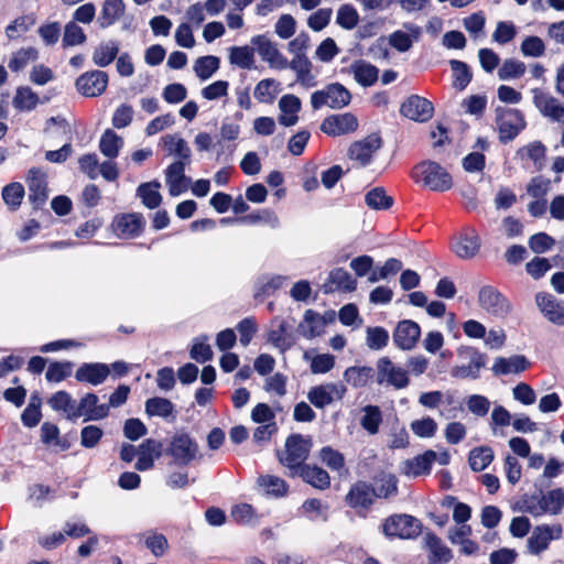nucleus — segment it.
I'll return each mask as SVG.
<instances>
[{"label": "nucleus", "mask_w": 564, "mask_h": 564, "mask_svg": "<svg viewBox=\"0 0 564 564\" xmlns=\"http://www.w3.org/2000/svg\"><path fill=\"white\" fill-rule=\"evenodd\" d=\"M412 177L417 183L435 192H446L453 185L451 174L434 161H424L416 164Z\"/></svg>", "instance_id": "1"}, {"label": "nucleus", "mask_w": 564, "mask_h": 564, "mask_svg": "<svg viewBox=\"0 0 564 564\" xmlns=\"http://www.w3.org/2000/svg\"><path fill=\"white\" fill-rule=\"evenodd\" d=\"M312 447V441L308 436L292 434L286 438L285 453L279 457L280 463L290 470L291 476H295L299 469L305 466Z\"/></svg>", "instance_id": "2"}, {"label": "nucleus", "mask_w": 564, "mask_h": 564, "mask_svg": "<svg viewBox=\"0 0 564 564\" xmlns=\"http://www.w3.org/2000/svg\"><path fill=\"white\" fill-rule=\"evenodd\" d=\"M478 304L487 314L500 319L507 318L513 311L510 300L492 285L480 288Z\"/></svg>", "instance_id": "3"}, {"label": "nucleus", "mask_w": 564, "mask_h": 564, "mask_svg": "<svg viewBox=\"0 0 564 564\" xmlns=\"http://www.w3.org/2000/svg\"><path fill=\"white\" fill-rule=\"evenodd\" d=\"M350 100V91L339 83L328 84L323 89L316 90L311 95V106L314 110L323 107L341 109L348 106Z\"/></svg>", "instance_id": "4"}, {"label": "nucleus", "mask_w": 564, "mask_h": 564, "mask_svg": "<svg viewBox=\"0 0 564 564\" xmlns=\"http://www.w3.org/2000/svg\"><path fill=\"white\" fill-rule=\"evenodd\" d=\"M421 531V522L409 514H393L382 524V532L389 539H414Z\"/></svg>", "instance_id": "5"}, {"label": "nucleus", "mask_w": 564, "mask_h": 564, "mask_svg": "<svg viewBox=\"0 0 564 564\" xmlns=\"http://www.w3.org/2000/svg\"><path fill=\"white\" fill-rule=\"evenodd\" d=\"M377 382L381 386L393 387L397 390L409 386V372L397 366L389 357H381L377 361Z\"/></svg>", "instance_id": "6"}, {"label": "nucleus", "mask_w": 564, "mask_h": 564, "mask_svg": "<svg viewBox=\"0 0 564 564\" xmlns=\"http://www.w3.org/2000/svg\"><path fill=\"white\" fill-rule=\"evenodd\" d=\"M167 454L178 466H187L197 458L198 444L186 433L175 434L167 448Z\"/></svg>", "instance_id": "7"}, {"label": "nucleus", "mask_w": 564, "mask_h": 564, "mask_svg": "<svg viewBox=\"0 0 564 564\" xmlns=\"http://www.w3.org/2000/svg\"><path fill=\"white\" fill-rule=\"evenodd\" d=\"M29 200L34 209H41L48 198L47 174L40 167H31L26 175Z\"/></svg>", "instance_id": "8"}, {"label": "nucleus", "mask_w": 564, "mask_h": 564, "mask_svg": "<svg viewBox=\"0 0 564 564\" xmlns=\"http://www.w3.org/2000/svg\"><path fill=\"white\" fill-rule=\"evenodd\" d=\"M251 44L257 50L258 54L269 64L271 68L285 69L288 68L289 61L278 48L276 43L265 34H259L251 39Z\"/></svg>", "instance_id": "9"}, {"label": "nucleus", "mask_w": 564, "mask_h": 564, "mask_svg": "<svg viewBox=\"0 0 564 564\" xmlns=\"http://www.w3.org/2000/svg\"><path fill=\"white\" fill-rule=\"evenodd\" d=\"M480 246V237L476 229L466 227L453 238L451 249L458 258L468 260L478 254Z\"/></svg>", "instance_id": "10"}, {"label": "nucleus", "mask_w": 564, "mask_h": 564, "mask_svg": "<svg viewBox=\"0 0 564 564\" xmlns=\"http://www.w3.org/2000/svg\"><path fill=\"white\" fill-rule=\"evenodd\" d=\"M563 529L561 524H541L536 525L531 536L528 539V551L533 555H538L545 551L551 541L558 540L562 536Z\"/></svg>", "instance_id": "11"}, {"label": "nucleus", "mask_w": 564, "mask_h": 564, "mask_svg": "<svg viewBox=\"0 0 564 564\" xmlns=\"http://www.w3.org/2000/svg\"><path fill=\"white\" fill-rule=\"evenodd\" d=\"M531 93L533 104L542 116L556 122L564 119V105L557 98L540 88H533Z\"/></svg>", "instance_id": "12"}, {"label": "nucleus", "mask_w": 564, "mask_h": 564, "mask_svg": "<svg viewBox=\"0 0 564 564\" xmlns=\"http://www.w3.org/2000/svg\"><path fill=\"white\" fill-rule=\"evenodd\" d=\"M108 75L104 70H90L82 74L75 83L76 89L85 97L100 96L107 88Z\"/></svg>", "instance_id": "13"}, {"label": "nucleus", "mask_w": 564, "mask_h": 564, "mask_svg": "<svg viewBox=\"0 0 564 564\" xmlns=\"http://www.w3.org/2000/svg\"><path fill=\"white\" fill-rule=\"evenodd\" d=\"M346 393L343 384L325 383L315 386L307 392L308 401L317 409H324L335 400H341Z\"/></svg>", "instance_id": "14"}, {"label": "nucleus", "mask_w": 564, "mask_h": 564, "mask_svg": "<svg viewBox=\"0 0 564 564\" xmlns=\"http://www.w3.org/2000/svg\"><path fill=\"white\" fill-rule=\"evenodd\" d=\"M535 303L550 323L564 326V301L556 299L553 294L539 292L535 295Z\"/></svg>", "instance_id": "15"}, {"label": "nucleus", "mask_w": 564, "mask_h": 564, "mask_svg": "<svg viewBox=\"0 0 564 564\" xmlns=\"http://www.w3.org/2000/svg\"><path fill=\"white\" fill-rule=\"evenodd\" d=\"M434 107L426 98L410 96L400 107V113L417 122H426L433 116Z\"/></svg>", "instance_id": "16"}, {"label": "nucleus", "mask_w": 564, "mask_h": 564, "mask_svg": "<svg viewBox=\"0 0 564 564\" xmlns=\"http://www.w3.org/2000/svg\"><path fill=\"white\" fill-rule=\"evenodd\" d=\"M357 128L358 120L356 116L350 112L328 116L321 124V130L332 137L351 133L356 131Z\"/></svg>", "instance_id": "17"}, {"label": "nucleus", "mask_w": 564, "mask_h": 564, "mask_svg": "<svg viewBox=\"0 0 564 564\" xmlns=\"http://www.w3.org/2000/svg\"><path fill=\"white\" fill-rule=\"evenodd\" d=\"M421 336V327L411 319L400 321L392 334L394 345L402 350H411L415 347Z\"/></svg>", "instance_id": "18"}, {"label": "nucleus", "mask_w": 564, "mask_h": 564, "mask_svg": "<svg viewBox=\"0 0 564 564\" xmlns=\"http://www.w3.org/2000/svg\"><path fill=\"white\" fill-rule=\"evenodd\" d=\"M109 405L98 404V397L95 393H87L84 395L79 403L75 402V411L72 415L75 420L85 416V421H98L108 416Z\"/></svg>", "instance_id": "19"}, {"label": "nucleus", "mask_w": 564, "mask_h": 564, "mask_svg": "<svg viewBox=\"0 0 564 564\" xmlns=\"http://www.w3.org/2000/svg\"><path fill=\"white\" fill-rule=\"evenodd\" d=\"M524 126L525 123L523 117L519 110H505L498 119L500 140L503 143L513 140L524 128Z\"/></svg>", "instance_id": "20"}, {"label": "nucleus", "mask_w": 564, "mask_h": 564, "mask_svg": "<svg viewBox=\"0 0 564 564\" xmlns=\"http://www.w3.org/2000/svg\"><path fill=\"white\" fill-rule=\"evenodd\" d=\"M466 352L469 356V364L453 367L451 375L459 379H478L480 370L486 367L487 357L484 352L473 347L466 348Z\"/></svg>", "instance_id": "21"}, {"label": "nucleus", "mask_w": 564, "mask_h": 564, "mask_svg": "<svg viewBox=\"0 0 564 564\" xmlns=\"http://www.w3.org/2000/svg\"><path fill=\"white\" fill-rule=\"evenodd\" d=\"M189 163L176 162L171 163L165 170V182L169 186V193L175 197L188 189L192 182L191 177L185 175V166Z\"/></svg>", "instance_id": "22"}, {"label": "nucleus", "mask_w": 564, "mask_h": 564, "mask_svg": "<svg viewBox=\"0 0 564 564\" xmlns=\"http://www.w3.org/2000/svg\"><path fill=\"white\" fill-rule=\"evenodd\" d=\"M381 138L378 134H369L349 147L348 156L365 166L370 162L372 154L381 148Z\"/></svg>", "instance_id": "23"}, {"label": "nucleus", "mask_w": 564, "mask_h": 564, "mask_svg": "<svg viewBox=\"0 0 564 564\" xmlns=\"http://www.w3.org/2000/svg\"><path fill=\"white\" fill-rule=\"evenodd\" d=\"M110 375V367L102 362H84L75 372V379L78 382L99 386L104 383Z\"/></svg>", "instance_id": "24"}, {"label": "nucleus", "mask_w": 564, "mask_h": 564, "mask_svg": "<svg viewBox=\"0 0 564 564\" xmlns=\"http://www.w3.org/2000/svg\"><path fill=\"white\" fill-rule=\"evenodd\" d=\"M143 217L140 214H123L115 217L112 221L113 232L119 238H133L141 234Z\"/></svg>", "instance_id": "25"}, {"label": "nucleus", "mask_w": 564, "mask_h": 564, "mask_svg": "<svg viewBox=\"0 0 564 564\" xmlns=\"http://www.w3.org/2000/svg\"><path fill=\"white\" fill-rule=\"evenodd\" d=\"M435 459L436 453L432 449H427L421 455L406 459L403 463L402 471L404 475L413 478L429 475Z\"/></svg>", "instance_id": "26"}, {"label": "nucleus", "mask_w": 564, "mask_h": 564, "mask_svg": "<svg viewBox=\"0 0 564 564\" xmlns=\"http://www.w3.org/2000/svg\"><path fill=\"white\" fill-rule=\"evenodd\" d=\"M373 487L365 481H358L351 486L346 496V501L351 508H369L375 499Z\"/></svg>", "instance_id": "27"}, {"label": "nucleus", "mask_w": 564, "mask_h": 564, "mask_svg": "<svg viewBox=\"0 0 564 564\" xmlns=\"http://www.w3.org/2000/svg\"><path fill=\"white\" fill-rule=\"evenodd\" d=\"M403 26L406 32L398 30L389 37L390 45L402 53L409 51L412 47L413 42L419 41L422 34V29L414 23H404Z\"/></svg>", "instance_id": "28"}, {"label": "nucleus", "mask_w": 564, "mask_h": 564, "mask_svg": "<svg viewBox=\"0 0 564 564\" xmlns=\"http://www.w3.org/2000/svg\"><path fill=\"white\" fill-rule=\"evenodd\" d=\"M355 289L356 280L343 268L332 270L328 274L327 281L323 285L325 293H333L336 290L351 292Z\"/></svg>", "instance_id": "29"}, {"label": "nucleus", "mask_w": 564, "mask_h": 564, "mask_svg": "<svg viewBox=\"0 0 564 564\" xmlns=\"http://www.w3.org/2000/svg\"><path fill=\"white\" fill-rule=\"evenodd\" d=\"M268 341L272 344L281 352L290 349L294 340L288 333V324L285 321L275 317L271 323V328L268 332Z\"/></svg>", "instance_id": "30"}, {"label": "nucleus", "mask_w": 564, "mask_h": 564, "mask_svg": "<svg viewBox=\"0 0 564 564\" xmlns=\"http://www.w3.org/2000/svg\"><path fill=\"white\" fill-rule=\"evenodd\" d=\"M424 541L430 552L429 564H446L452 560L453 554L451 549L447 547L435 533H426Z\"/></svg>", "instance_id": "31"}, {"label": "nucleus", "mask_w": 564, "mask_h": 564, "mask_svg": "<svg viewBox=\"0 0 564 564\" xmlns=\"http://www.w3.org/2000/svg\"><path fill=\"white\" fill-rule=\"evenodd\" d=\"M301 100L295 95H284L279 100V109L281 115L279 116L280 124L284 127H292L299 121V111L301 110Z\"/></svg>", "instance_id": "32"}, {"label": "nucleus", "mask_w": 564, "mask_h": 564, "mask_svg": "<svg viewBox=\"0 0 564 564\" xmlns=\"http://www.w3.org/2000/svg\"><path fill=\"white\" fill-rule=\"evenodd\" d=\"M326 319L313 310L304 313L303 321L299 325V333L306 339L321 336L326 326Z\"/></svg>", "instance_id": "33"}, {"label": "nucleus", "mask_w": 564, "mask_h": 564, "mask_svg": "<svg viewBox=\"0 0 564 564\" xmlns=\"http://www.w3.org/2000/svg\"><path fill=\"white\" fill-rule=\"evenodd\" d=\"M312 62L306 55L294 56L288 65V68L295 72L297 83L306 88L316 86V77L312 74Z\"/></svg>", "instance_id": "34"}, {"label": "nucleus", "mask_w": 564, "mask_h": 564, "mask_svg": "<svg viewBox=\"0 0 564 564\" xmlns=\"http://www.w3.org/2000/svg\"><path fill=\"white\" fill-rule=\"evenodd\" d=\"M528 360L524 356L514 355L509 358L498 357L492 366L495 375L520 373L528 368Z\"/></svg>", "instance_id": "35"}, {"label": "nucleus", "mask_w": 564, "mask_h": 564, "mask_svg": "<svg viewBox=\"0 0 564 564\" xmlns=\"http://www.w3.org/2000/svg\"><path fill=\"white\" fill-rule=\"evenodd\" d=\"M350 69L355 80L364 87L372 86L378 80L379 69L366 61H356Z\"/></svg>", "instance_id": "36"}, {"label": "nucleus", "mask_w": 564, "mask_h": 564, "mask_svg": "<svg viewBox=\"0 0 564 564\" xmlns=\"http://www.w3.org/2000/svg\"><path fill=\"white\" fill-rule=\"evenodd\" d=\"M564 507V489L556 488L540 495V512L558 514Z\"/></svg>", "instance_id": "37"}, {"label": "nucleus", "mask_w": 564, "mask_h": 564, "mask_svg": "<svg viewBox=\"0 0 564 564\" xmlns=\"http://www.w3.org/2000/svg\"><path fill=\"white\" fill-rule=\"evenodd\" d=\"M119 53V43L115 40L101 42L93 53V62L99 67L110 65Z\"/></svg>", "instance_id": "38"}, {"label": "nucleus", "mask_w": 564, "mask_h": 564, "mask_svg": "<svg viewBox=\"0 0 564 564\" xmlns=\"http://www.w3.org/2000/svg\"><path fill=\"white\" fill-rule=\"evenodd\" d=\"M297 475L301 476L305 482L318 489H325L330 484L328 473L317 466L305 465L299 469Z\"/></svg>", "instance_id": "39"}, {"label": "nucleus", "mask_w": 564, "mask_h": 564, "mask_svg": "<svg viewBox=\"0 0 564 564\" xmlns=\"http://www.w3.org/2000/svg\"><path fill=\"white\" fill-rule=\"evenodd\" d=\"M288 281L289 278L286 275H264L258 281L257 289L254 291V297H268L275 291L280 290L284 284H286Z\"/></svg>", "instance_id": "40"}, {"label": "nucleus", "mask_w": 564, "mask_h": 564, "mask_svg": "<svg viewBox=\"0 0 564 564\" xmlns=\"http://www.w3.org/2000/svg\"><path fill=\"white\" fill-rule=\"evenodd\" d=\"M517 153L522 160L528 159L532 161L536 171H541L544 167L546 148L541 141H533L520 148Z\"/></svg>", "instance_id": "41"}, {"label": "nucleus", "mask_w": 564, "mask_h": 564, "mask_svg": "<svg viewBox=\"0 0 564 564\" xmlns=\"http://www.w3.org/2000/svg\"><path fill=\"white\" fill-rule=\"evenodd\" d=\"M123 147V139L119 137L113 130L107 129L99 141L100 152L110 160L116 159L119 155L121 148Z\"/></svg>", "instance_id": "42"}, {"label": "nucleus", "mask_w": 564, "mask_h": 564, "mask_svg": "<svg viewBox=\"0 0 564 564\" xmlns=\"http://www.w3.org/2000/svg\"><path fill=\"white\" fill-rule=\"evenodd\" d=\"M124 3L122 0H106L98 22L102 29L112 25L124 12Z\"/></svg>", "instance_id": "43"}, {"label": "nucleus", "mask_w": 564, "mask_h": 564, "mask_svg": "<svg viewBox=\"0 0 564 564\" xmlns=\"http://www.w3.org/2000/svg\"><path fill=\"white\" fill-rule=\"evenodd\" d=\"M39 102V95L28 86L19 87L12 100L13 107L19 111H32Z\"/></svg>", "instance_id": "44"}, {"label": "nucleus", "mask_w": 564, "mask_h": 564, "mask_svg": "<svg viewBox=\"0 0 564 564\" xmlns=\"http://www.w3.org/2000/svg\"><path fill=\"white\" fill-rule=\"evenodd\" d=\"M373 375L375 371L369 366H352L345 370L344 380L354 388H361L367 386Z\"/></svg>", "instance_id": "45"}, {"label": "nucleus", "mask_w": 564, "mask_h": 564, "mask_svg": "<svg viewBox=\"0 0 564 564\" xmlns=\"http://www.w3.org/2000/svg\"><path fill=\"white\" fill-rule=\"evenodd\" d=\"M229 62L242 69H251L254 64V50L248 45L229 48Z\"/></svg>", "instance_id": "46"}, {"label": "nucleus", "mask_w": 564, "mask_h": 564, "mask_svg": "<svg viewBox=\"0 0 564 564\" xmlns=\"http://www.w3.org/2000/svg\"><path fill=\"white\" fill-rule=\"evenodd\" d=\"M1 196L8 209L15 212L20 208L25 196L24 186L19 182L10 183L2 188Z\"/></svg>", "instance_id": "47"}, {"label": "nucleus", "mask_w": 564, "mask_h": 564, "mask_svg": "<svg viewBox=\"0 0 564 564\" xmlns=\"http://www.w3.org/2000/svg\"><path fill=\"white\" fill-rule=\"evenodd\" d=\"M163 142L167 147L169 152L177 158L176 162L191 163L192 152L183 138L167 134L163 138Z\"/></svg>", "instance_id": "48"}, {"label": "nucleus", "mask_w": 564, "mask_h": 564, "mask_svg": "<svg viewBox=\"0 0 564 564\" xmlns=\"http://www.w3.org/2000/svg\"><path fill=\"white\" fill-rule=\"evenodd\" d=\"M160 186L158 181H153L139 185L137 189L138 196L142 199L143 205L150 209L156 208L162 202V196L159 193Z\"/></svg>", "instance_id": "49"}, {"label": "nucleus", "mask_w": 564, "mask_h": 564, "mask_svg": "<svg viewBox=\"0 0 564 564\" xmlns=\"http://www.w3.org/2000/svg\"><path fill=\"white\" fill-rule=\"evenodd\" d=\"M173 412L174 404L165 398L154 397L145 401V413L149 416L167 419Z\"/></svg>", "instance_id": "50"}, {"label": "nucleus", "mask_w": 564, "mask_h": 564, "mask_svg": "<svg viewBox=\"0 0 564 564\" xmlns=\"http://www.w3.org/2000/svg\"><path fill=\"white\" fill-rule=\"evenodd\" d=\"M280 83L273 78L260 80L254 87V98L259 102L271 104L279 93Z\"/></svg>", "instance_id": "51"}, {"label": "nucleus", "mask_w": 564, "mask_h": 564, "mask_svg": "<svg viewBox=\"0 0 564 564\" xmlns=\"http://www.w3.org/2000/svg\"><path fill=\"white\" fill-rule=\"evenodd\" d=\"M220 61L217 56L207 55L198 57L194 64V72L200 80L209 79L219 68Z\"/></svg>", "instance_id": "52"}, {"label": "nucleus", "mask_w": 564, "mask_h": 564, "mask_svg": "<svg viewBox=\"0 0 564 564\" xmlns=\"http://www.w3.org/2000/svg\"><path fill=\"white\" fill-rule=\"evenodd\" d=\"M494 459V451L488 446L476 447L470 451L468 463L474 471L487 468Z\"/></svg>", "instance_id": "53"}, {"label": "nucleus", "mask_w": 564, "mask_h": 564, "mask_svg": "<svg viewBox=\"0 0 564 564\" xmlns=\"http://www.w3.org/2000/svg\"><path fill=\"white\" fill-rule=\"evenodd\" d=\"M258 484L268 495L276 498L283 497L289 490V486L285 480L273 475L260 476L258 478Z\"/></svg>", "instance_id": "54"}, {"label": "nucleus", "mask_w": 564, "mask_h": 564, "mask_svg": "<svg viewBox=\"0 0 564 564\" xmlns=\"http://www.w3.org/2000/svg\"><path fill=\"white\" fill-rule=\"evenodd\" d=\"M48 404L54 411H62L67 419L75 420L72 412L75 411V400L66 391H57L48 399Z\"/></svg>", "instance_id": "55"}, {"label": "nucleus", "mask_w": 564, "mask_h": 564, "mask_svg": "<svg viewBox=\"0 0 564 564\" xmlns=\"http://www.w3.org/2000/svg\"><path fill=\"white\" fill-rule=\"evenodd\" d=\"M366 204L369 208L376 210L389 209L393 204V198L387 195L384 188L375 187L370 189L365 197Z\"/></svg>", "instance_id": "56"}, {"label": "nucleus", "mask_w": 564, "mask_h": 564, "mask_svg": "<svg viewBox=\"0 0 564 564\" xmlns=\"http://www.w3.org/2000/svg\"><path fill=\"white\" fill-rule=\"evenodd\" d=\"M527 66L523 62L516 58H507L498 69V77L501 80H511L524 75Z\"/></svg>", "instance_id": "57"}, {"label": "nucleus", "mask_w": 564, "mask_h": 564, "mask_svg": "<svg viewBox=\"0 0 564 564\" xmlns=\"http://www.w3.org/2000/svg\"><path fill=\"white\" fill-rule=\"evenodd\" d=\"M449 65L453 70L454 87L458 90H464L473 77L469 66L465 62L457 59L449 61Z\"/></svg>", "instance_id": "58"}, {"label": "nucleus", "mask_w": 564, "mask_h": 564, "mask_svg": "<svg viewBox=\"0 0 564 564\" xmlns=\"http://www.w3.org/2000/svg\"><path fill=\"white\" fill-rule=\"evenodd\" d=\"M366 335V344L371 350L383 349L387 347L390 338L389 332L381 326L368 327Z\"/></svg>", "instance_id": "59"}, {"label": "nucleus", "mask_w": 564, "mask_h": 564, "mask_svg": "<svg viewBox=\"0 0 564 564\" xmlns=\"http://www.w3.org/2000/svg\"><path fill=\"white\" fill-rule=\"evenodd\" d=\"M37 57H39V52L36 48H34V47L21 48L13 54V56L9 61L8 66L12 72L18 73V72L22 70L24 67H26V65L29 63L36 61Z\"/></svg>", "instance_id": "60"}, {"label": "nucleus", "mask_w": 564, "mask_h": 564, "mask_svg": "<svg viewBox=\"0 0 564 564\" xmlns=\"http://www.w3.org/2000/svg\"><path fill=\"white\" fill-rule=\"evenodd\" d=\"M240 224H267L271 228H278L280 226L279 217L275 215L274 212L270 209H261L257 213H252L246 216L239 217Z\"/></svg>", "instance_id": "61"}, {"label": "nucleus", "mask_w": 564, "mask_h": 564, "mask_svg": "<svg viewBox=\"0 0 564 564\" xmlns=\"http://www.w3.org/2000/svg\"><path fill=\"white\" fill-rule=\"evenodd\" d=\"M143 541L155 557L162 556L169 547L167 539L162 533L154 531L145 532L143 534Z\"/></svg>", "instance_id": "62"}, {"label": "nucleus", "mask_w": 564, "mask_h": 564, "mask_svg": "<svg viewBox=\"0 0 564 564\" xmlns=\"http://www.w3.org/2000/svg\"><path fill=\"white\" fill-rule=\"evenodd\" d=\"M208 336L203 335L194 339L189 356L197 362L204 364L213 358V350L209 346Z\"/></svg>", "instance_id": "63"}, {"label": "nucleus", "mask_w": 564, "mask_h": 564, "mask_svg": "<svg viewBox=\"0 0 564 564\" xmlns=\"http://www.w3.org/2000/svg\"><path fill=\"white\" fill-rule=\"evenodd\" d=\"M364 416L361 417V426L369 433L376 434L379 431V426L382 422L381 411L376 405H367L364 409Z\"/></svg>", "instance_id": "64"}]
</instances>
